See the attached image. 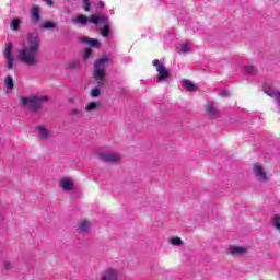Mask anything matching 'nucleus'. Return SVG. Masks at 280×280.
I'll return each instance as SVG.
<instances>
[{"instance_id":"f704fd0d","label":"nucleus","mask_w":280,"mask_h":280,"mask_svg":"<svg viewBox=\"0 0 280 280\" xmlns=\"http://www.w3.org/2000/svg\"><path fill=\"white\" fill-rule=\"evenodd\" d=\"M3 268H4V270H12V264H10L9 261H4Z\"/></svg>"},{"instance_id":"393cba45","label":"nucleus","mask_w":280,"mask_h":280,"mask_svg":"<svg viewBox=\"0 0 280 280\" xmlns=\"http://www.w3.org/2000/svg\"><path fill=\"white\" fill-rule=\"evenodd\" d=\"M271 222H272V225L275 226V229L280 232V214H276L272 218Z\"/></svg>"},{"instance_id":"a211bd4d","label":"nucleus","mask_w":280,"mask_h":280,"mask_svg":"<svg viewBox=\"0 0 280 280\" xmlns=\"http://www.w3.org/2000/svg\"><path fill=\"white\" fill-rule=\"evenodd\" d=\"M10 28H11L13 32H19V30L21 28V19L14 18V19L11 21Z\"/></svg>"},{"instance_id":"2f4dec72","label":"nucleus","mask_w":280,"mask_h":280,"mask_svg":"<svg viewBox=\"0 0 280 280\" xmlns=\"http://www.w3.org/2000/svg\"><path fill=\"white\" fill-rule=\"evenodd\" d=\"M83 1V10L85 12H91V0H82Z\"/></svg>"},{"instance_id":"c9c22d12","label":"nucleus","mask_w":280,"mask_h":280,"mask_svg":"<svg viewBox=\"0 0 280 280\" xmlns=\"http://www.w3.org/2000/svg\"><path fill=\"white\" fill-rule=\"evenodd\" d=\"M47 5H54V0H43Z\"/></svg>"},{"instance_id":"1a4fd4ad","label":"nucleus","mask_w":280,"mask_h":280,"mask_svg":"<svg viewBox=\"0 0 280 280\" xmlns=\"http://www.w3.org/2000/svg\"><path fill=\"white\" fill-rule=\"evenodd\" d=\"M30 14L31 21H33V23H40V21H43V16L40 15V7L38 5L31 8Z\"/></svg>"},{"instance_id":"c756f323","label":"nucleus","mask_w":280,"mask_h":280,"mask_svg":"<svg viewBox=\"0 0 280 280\" xmlns=\"http://www.w3.org/2000/svg\"><path fill=\"white\" fill-rule=\"evenodd\" d=\"M102 95V90L100 88H93L91 90V97H100Z\"/></svg>"},{"instance_id":"ddd939ff","label":"nucleus","mask_w":280,"mask_h":280,"mask_svg":"<svg viewBox=\"0 0 280 280\" xmlns=\"http://www.w3.org/2000/svg\"><path fill=\"white\" fill-rule=\"evenodd\" d=\"M119 279V275L115 269H108L103 272L102 280H117Z\"/></svg>"},{"instance_id":"f03ea898","label":"nucleus","mask_w":280,"mask_h":280,"mask_svg":"<svg viewBox=\"0 0 280 280\" xmlns=\"http://www.w3.org/2000/svg\"><path fill=\"white\" fill-rule=\"evenodd\" d=\"M71 23L72 25H81V27H86L89 23L97 26L102 25V27H100L101 36H103V38H110V36H113V28H110V20L107 15L102 13L91 15V18L84 14H78L71 19Z\"/></svg>"},{"instance_id":"a878e982","label":"nucleus","mask_w":280,"mask_h":280,"mask_svg":"<svg viewBox=\"0 0 280 280\" xmlns=\"http://www.w3.org/2000/svg\"><path fill=\"white\" fill-rule=\"evenodd\" d=\"M248 75H255L257 73V69L255 66H245L243 69Z\"/></svg>"},{"instance_id":"c85d7f7f","label":"nucleus","mask_w":280,"mask_h":280,"mask_svg":"<svg viewBox=\"0 0 280 280\" xmlns=\"http://www.w3.org/2000/svg\"><path fill=\"white\" fill-rule=\"evenodd\" d=\"M91 226V224H89V222H81L79 224V229L80 231H82V233H86V231H89V228Z\"/></svg>"},{"instance_id":"20e7f679","label":"nucleus","mask_w":280,"mask_h":280,"mask_svg":"<svg viewBox=\"0 0 280 280\" xmlns=\"http://www.w3.org/2000/svg\"><path fill=\"white\" fill-rule=\"evenodd\" d=\"M110 62V57L108 55H103L101 58H97L94 62V74L97 78H103L106 74V67Z\"/></svg>"},{"instance_id":"72a5a7b5","label":"nucleus","mask_w":280,"mask_h":280,"mask_svg":"<svg viewBox=\"0 0 280 280\" xmlns=\"http://www.w3.org/2000/svg\"><path fill=\"white\" fill-rule=\"evenodd\" d=\"M220 97H231V91L229 90H222L220 93H219Z\"/></svg>"},{"instance_id":"aec40b11","label":"nucleus","mask_w":280,"mask_h":280,"mask_svg":"<svg viewBox=\"0 0 280 280\" xmlns=\"http://www.w3.org/2000/svg\"><path fill=\"white\" fill-rule=\"evenodd\" d=\"M40 30H56V22L47 21L46 23L39 24Z\"/></svg>"},{"instance_id":"7c9ffc66","label":"nucleus","mask_w":280,"mask_h":280,"mask_svg":"<svg viewBox=\"0 0 280 280\" xmlns=\"http://www.w3.org/2000/svg\"><path fill=\"white\" fill-rule=\"evenodd\" d=\"M171 244H173V246H182L183 240L180 237H173L171 238Z\"/></svg>"},{"instance_id":"f8f14e48","label":"nucleus","mask_w":280,"mask_h":280,"mask_svg":"<svg viewBox=\"0 0 280 280\" xmlns=\"http://www.w3.org/2000/svg\"><path fill=\"white\" fill-rule=\"evenodd\" d=\"M264 93H266V95H268L269 97H272L273 100H276L277 102L280 103V92L277 90H272L270 88V85L265 84L264 89H262Z\"/></svg>"},{"instance_id":"4468645a","label":"nucleus","mask_w":280,"mask_h":280,"mask_svg":"<svg viewBox=\"0 0 280 280\" xmlns=\"http://www.w3.org/2000/svg\"><path fill=\"white\" fill-rule=\"evenodd\" d=\"M182 86L184 89H186L187 91H190V93L198 91V86H196V84L194 82H191V80H189V79H183Z\"/></svg>"},{"instance_id":"4be33fe9","label":"nucleus","mask_w":280,"mask_h":280,"mask_svg":"<svg viewBox=\"0 0 280 280\" xmlns=\"http://www.w3.org/2000/svg\"><path fill=\"white\" fill-rule=\"evenodd\" d=\"M230 250L232 255H244V253H246V248L240 246H232Z\"/></svg>"},{"instance_id":"0eeeda50","label":"nucleus","mask_w":280,"mask_h":280,"mask_svg":"<svg viewBox=\"0 0 280 280\" xmlns=\"http://www.w3.org/2000/svg\"><path fill=\"white\" fill-rule=\"evenodd\" d=\"M254 175L258 180L266 183L268 180V174L264 172V167L259 163L254 164Z\"/></svg>"},{"instance_id":"7ed1b4c3","label":"nucleus","mask_w":280,"mask_h":280,"mask_svg":"<svg viewBox=\"0 0 280 280\" xmlns=\"http://www.w3.org/2000/svg\"><path fill=\"white\" fill-rule=\"evenodd\" d=\"M49 102V96L32 95L28 97H20V108L28 113H40L43 110V103Z\"/></svg>"},{"instance_id":"39448f33","label":"nucleus","mask_w":280,"mask_h":280,"mask_svg":"<svg viewBox=\"0 0 280 280\" xmlns=\"http://www.w3.org/2000/svg\"><path fill=\"white\" fill-rule=\"evenodd\" d=\"M152 65L156 68V71L159 73L158 82H165V80H167L171 75L165 65L161 63L159 59L153 60Z\"/></svg>"},{"instance_id":"cd10ccee","label":"nucleus","mask_w":280,"mask_h":280,"mask_svg":"<svg viewBox=\"0 0 280 280\" xmlns=\"http://www.w3.org/2000/svg\"><path fill=\"white\" fill-rule=\"evenodd\" d=\"M7 60V69L11 71V69H14V57H4Z\"/></svg>"},{"instance_id":"f3484780","label":"nucleus","mask_w":280,"mask_h":280,"mask_svg":"<svg viewBox=\"0 0 280 280\" xmlns=\"http://www.w3.org/2000/svg\"><path fill=\"white\" fill-rule=\"evenodd\" d=\"M14 51V44L12 42H9L5 44V49H4V58H12V52Z\"/></svg>"},{"instance_id":"473e14b6","label":"nucleus","mask_w":280,"mask_h":280,"mask_svg":"<svg viewBox=\"0 0 280 280\" xmlns=\"http://www.w3.org/2000/svg\"><path fill=\"white\" fill-rule=\"evenodd\" d=\"M70 115L74 116V117H82V110L74 108L70 112Z\"/></svg>"},{"instance_id":"5701e85b","label":"nucleus","mask_w":280,"mask_h":280,"mask_svg":"<svg viewBox=\"0 0 280 280\" xmlns=\"http://www.w3.org/2000/svg\"><path fill=\"white\" fill-rule=\"evenodd\" d=\"M94 80L96 82V86H104L106 84V74H103V77H97V74H93Z\"/></svg>"},{"instance_id":"2eb2a0df","label":"nucleus","mask_w":280,"mask_h":280,"mask_svg":"<svg viewBox=\"0 0 280 280\" xmlns=\"http://www.w3.org/2000/svg\"><path fill=\"white\" fill-rule=\"evenodd\" d=\"M100 108H102V102H91L86 105L85 112L95 113V110H100Z\"/></svg>"},{"instance_id":"f257e3e1","label":"nucleus","mask_w":280,"mask_h":280,"mask_svg":"<svg viewBox=\"0 0 280 280\" xmlns=\"http://www.w3.org/2000/svg\"><path fill=\"white\" fill-rule=\"evenodd\" d=\"M40 35L38 32L28 33L26 44L22 46L18 54V60L26 67H38L40 58Z\"/></svg>"},{"instance_id":"b1692460","label":"nucleus","mask_w":280,"mask_h":280,"mask_svg":"<svg viewBox=\"0 0 280 280\" xmlns=\"http://www.w3.org/2000/svg\"><path fill=\"white\" fill-rule=\"evenodd\" d=\"M83 52L84 54H83L82 59L84 62H86V60H89V58H91V56H93V48L86 47L83 49Z\"/></svg>"},{"instance_id":"6ab92c4d","label":"nucleus","mask_w":280,"mask_h":280,"mask_svg":"<svg viewBox=\"0 0 280 280\" xmlns=\"http://www.w3.org/2000/svg\"><path fill=\"white\" fill-rule=\"evenodd\" d=\"M37 130H38L42 139H49V131L47 130V127H45V125L38 126Z\"/></svg>"},{"instance_id":"bb28decb","label":"nucleus","mask_w":280,"mask_h":280,"mask_svg":"<svg viewBox=\"0 0 280 280\" xmlns=\"http://www.w3.org/2000/svg\"><path fill=\"white\" fill-rule=\"evenodd\" d=\"M178 54H189L190 48H189V44L185 43L182 45L180 48H177Z\"/></svg>"},{"instance_id":"dca6fc26","label":"nucleus","mask_w":280,"mask_h":280,"mask_svg":"<svg viewBox=\"0 0 280 280\" xmlns=\"http://www.w3.org/2000/svg\"><path fill=\"white\" fill-rule=\"evenodd\" d=\"M66 69H69L70 71H75V69H82V61L74 60L67 63Z\"/></svg>"},{"instance_id":"e433bc0d","label":"nucleus","mask_w":280,"mask_h":280,"mask_svg":"<svg viewBox=\"0 0 280 280\" xmlns=\"http://www.w3.org/2000/svg\"><path fill=\"white\" fill-rule=\"evenodd\" d=\"M98 8H102V9H103V8H106V4L104 3V1H100V2H98Z\"/></svg>"},{"instance_id":"9b49d317","label":"nucleus","mask_w":280,"mask_h":280,"mask_svg":"<svg viewBox=\"0 0 280 280\" xmlns=\"http://www.w3.org/2000/svg\"><path fill=\"white\" fill-rule=\"evenodd\" d=\"M59 187H61L63 191H73V189H75V184L68 177H63L59 183Z\"/></svg>"},{"instance_id":"9d476101","label":"nucleus","mask_w":280,"mask_h":280,"mask_svg":"<svg viewBox=\"0 0 280 280\" xmlns=\"http://www.w3.org/2000/svg\"><path fill=\"white\" fill-rule=\"evenodd\" d=\"M206 113L210 119H215V117H220V110L215 109V105L211 102H208L206 105Z\"/></svg>"},{"instance_id":"423d86ee","label":"nucleus","mask_w":280,"mask_h":280,"mask_svg":"<svg viewBox=\"0 0 280 280\" xmlns=\"http://www.w3.org/2000/svg\"><path fill=\"white\" fill-rule=\"evenodd\" d=\"M78 42L89 45L90 49H100L102 47V43H100V39L93 37H78Z\"/></svg>"},{"instance_id":"412c9836","label":"nucleus","mask_w":280,"mask_h":280,"mask_svg":"<svg viewBox=\"0 0 280 280\" xmlns=\"http://www.w3.org/2000/svg\"><path fill=\"white\" fill-rule=\"evenodd\" d=\"M4 86L8 89V91H12V89H14V79H12L10 75H7L4 78Z\"/></svg>"},{"instance_id":"6e6552de","label":"nucleus","mask_w":280,"mask_h":280,"mask_svg":"<svg viewBox=\"0 0 280 280\" xmlns=\"http://www.w3.org/2000/svg\"><path fill=\"white\" fill-rule=\"evenodd\" d=\"M98 159L104 163H119V156L113 153H106V152L100 153Z\"/></svg>"}]
</instances>
